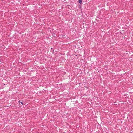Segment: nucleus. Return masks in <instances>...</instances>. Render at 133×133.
I'll return each instance as SVG.
<instances>
[{"mask_svg": "<svg viewBox=\"0 0 133 133\" xmlns=\"http://www.w3.org/2000/svg\"><path fill=\"white\" fill-rule=\"evenodd\" d=\"M79 2V3L81 4H82V0H78Z\"/></svg>", "mask_w": 133, "mask_h": 133, "instance_id": "f257e3e1", "label": "nucleus"}, {"mask_svg": "<svg viewBox=\"0 0 133 133\" xmlns=\"http://www.w3.org/2000/svg\"><path fill=\"white\" fill-rule=\"evenodd\" d=\"M20 103H21L22 104H23V103L22 102H21Z\"/></svg>", "mask_w": 133, "mask_h": 133, "instance_id": "f03ea898", "label": "nucleus"}]
</instances>
